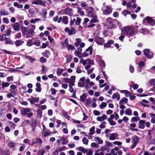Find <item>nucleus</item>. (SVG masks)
Segmentation results:
<instances>
[{"label": "nucleus", "instance_id": "nucleus-1", "mask_svg": "<svg viewBox=\"0 0 155 155\" xmlns=\"http://www.w3.org/2000/svg\"><path fill=\"white\" fill-rule=\"evenodd\" d=\"M123 33L128 35H133L135 33V32L131 27L130 26H125L122 29Z\"/></svg>", "mask_w": 155, "mask_h": 155}, {"label": "nucleus", "instance_id": "nucleus-2", "mask_svg": "<svg viewBox=\"0 0 155 155\" xmlns=\"http://www.w3.org/2000/svg\"><path fill=\"white\" fill-rule=\"evenodd\" d=\"M85 82L86 83L85 88L86 89H88L91 88V87L94 86V83L93 81H91L88 78L85 80Z\"/></svg>", "mask_w": 155, "mask_h": 155}, {"label": "nucleus", "instance_id": "nucleus-3", "mask_svg": "<svg viewBox=\"0 0 155 155\" xmlns=\"http://www.w3.org/2000/svg\"><path fill=\"white\" fill-rule=\"evenodd\" d=\"M143 52L147 58H151L153 56V53L150 52L148 49H145L143 50Z\"/></svg>", "mask_w": 155, "mask_h": 155}, {"label": "nucleus", "instance_id": "nucleus-4", "mask_svg": "<svg viewBox=\"0 0 155 155\" xmlns=\"http://www.w3.org/2000/svg\"><path fill=\"white\" fill-rule=\"evenodd\" d=\"M105 25L109 29L112 28L113 27L114 25L111 18H109L107 19Z\"/></svg>", "mask_w": 155, "mask_h": 155}, {"label": "nucleus", "instance_id": "nucleus-5", "mask_svg": "<svg viewBox=\"0 0 155 155\" xmlns=\"http://www.w3.org/2000/svg\"><path fill=\"white\" fill-rule=\"evenodd\" d=\"M31 111V109L28 108H23L21 110V115L24 116L26 115L28 113Z\"/></svg>", "mask_w": 155, "mask_h": 155}, {"label": "nucleus", "instance_id": "nucleus-6", "mask_svg": "<svg viewBox=\"0 0 155 155\" xmlns=\"http://www.w3.org/2000/svg\"><path fill=\"white\" fill-rule=\"evenodd\" d=\"M32 4H35L36 5H41L43 6H46L45 3L43 2L41 0H35L32 2Z\"/></svg>", "mask_w": 155, "mask_h": 155}, {"label": "nucleus", "instance_id": "nucleus-7", "mask_svg": "<svg viewBox=\"0 0 155 155\" xmlns=\"http://www.w3.org/2000/svg\"><path fill=\"white\" fill-rule=\"evenodd\" d=\"M85 77H83L80 78L78 83V85L79 87H83L85 84Z\"/></svg>", "mask_w": 155, "mask_h": 155}, {"label": "nucleus", "instance_id": "nucleus-8", "mask_svg": "<svg viewBox=\"0 0 155 155\" xmlns=\"http://www.w3.org/2000/svg\"><path fill=\"white\" fill-rule=\"evenodd\" d=\"M95 41L98 45H102L104 42L103 39L99 37H96Z\"/></svg>", "mask_w": 155, "mask_h": 155}, {"label": "nucleus", "instance_id": "nucleus-9", "mask_svg": "<svg viewBox=\"0 0 155 155\" xmlns=\"http://www.w3.org/2000/svg\"><path fill=\"white\" fill-rule=\"evenodd\" d=\"M112 12V9L108 6L106 5L105 9L103 10V13L105 15H108Z\"/></svg>", "mask_w": 155, "mask_h": 155}, {"label": "nucleus", "instance_id": "nucleus-10", "mask_svg": "<svg viewBox=\"0 0 155 155\" xmlns=\"http://www.w3.org/2000/svg\"><path fill=\"white\" fill-rule=\"evenodd\" d=\"M118 135L117 133L111 134L109 137V140H114L116 139H118Z\"/></svg>", "mask_w": 155, "mask_h": 155}, {"label": "nucleus", "instance_id": "nucleus-11", "mask_svg": "<svg viewBox=\"0 0 155 155\" xmlns=\"http://www.w3.org/2000/svg\"><path fill=\"white\" fill-rule=\"evenodd\" d=\"M144 20H146L147 22L150 25H153L155 23L154 20L152 18L148 16L146 17Z\"/></svg>", "mask_w": 155, "mask_h": 155}, {"label": "nucleus", "instance_id": "nucleus-12", "mask_svg": "<svg viewBox=\"0 0 155 155\" xmlns=\"http://www.w3.org/2000/svg\"><path fill=\"white\" fill-rule=\"evenodd\" d=\"M145 121L143 120H140L139 122L138 128L141 129H143L145 128Z\"/></svg>", "mask_w": 155, "mask_h": 155}, {"label": "nucleus", "instance_id": "nucleus-13", "mask_svg": "<svg viewBox=\"0 0 155 155\" xmlns=\"http://www.w3.org/2000/svg\"><path fill=\"white\" fill-rule=\"evenodd\" d=\"M107 118L106 115L105 114H104L101 117H98L97 118L96 120L97 121H101L107 119Z\"/></svg>", "mask_w": 155, "mask_h": 155}, {"label": "nucleus", "instance_id": "nucleus-14", "mask_svg": "<svg viewBox=\"0 0 155 155\" xmlns=\"http://www.w3.org/2000/svg\"><path fill=\"white\" fill-rule=\"evenodd\" d=\"M132 143H135L137 144L139 142V138L137 136H134L132 137Z\"/></svg>", "mask_w": 155, "mask_h": 155}, {"label": "nucleus", "instance_id": "nucleus-15", "mask_svg": "<svg viewBox=\"0 0 155 155\" xmlns=\"http://www.w3.org/2000/svg\"><path fill=\"white\" fill-rule=\"evenodd\" d=\"M51 134V132L49 130H44V129L42 132V135L46 137L49 135Z\"/></svg>", "mask_w": 155, "mask_h": 155}, {"label": "nucleus", "instance_id": "nucleus-16", "mask_svg": "<svg viewBox=\"0 0 155 155\" xmlns=\"http://www.w3.org/2000/svg\"><path fill=\"white\" fill-rule=\"evenodd\" d=\"M94 140L96 142H97L98 143L100 144L102 143L103 142V141L102 140L98 137H94Z\"/></svg>", "mask_w": 155, "mask_h": 155}, {"label": "nucleus", "instance_id": "nucleus-17", "mask_svg": "<svg viewBox=\"0 0 155 155\" xmlns=\"http://www.w3.org/2000/svg\"><path fill=\"white\" fill-rule=\"evenodd\" d=\"M24 43V41L21 40H18L16 41L15 42V44L16 47H18Z\"/></svg>", "mask_w": 155, "mask_h": 155}, {"label": "nucleus", "instance_id": "nucleus-18", "mask_svg": "<svg viewBox=\"0 0 155 155\" xmlns=\"http://www.w3.org/2000/svg\"><path fill=\"white\" fill-rule=\"evenodd\" d=\"M36 88H35L36 91L38 92H41V85L39 83H37L36 84Z\"/></svg>", "mask_w": 155, "mask_h": 155}, {"label": "nucleus", "instance_id": "nucleus-19", "mask_svg": "<svg viewBox=\"0 0 155 155\" xmlns=\"http://www.w3.org/2000/svg\"><path fill=\"white\" fill-rule=\"evenodd\" d=\"M13 28L15 31H18L19 29V25L18 23L17 22L15 23L14 24Z\"/></svg>", "mask_w": 155, "mask_h": 155}, {"label": "nucleus", "instance_id": "nucleus-20", "mask_svg": "<svg viewBox=\"0 0 155 155\" xmlns=\"http://www.w3.org/2000/svg\"><path fill=\"white\" fill-rule=\"evenodd\" d=\"M74 20L76 25H79L80 24L81 20L80 18L77 17L76 18H74Z\"/></svg>", "mask_w": 155, "mask_h": 155}, {"label": "nucleus", "instance_id": "nucleus-21", "mask_svg": "<svg viewBox=\"0 0 155 155\" xmlns=\"http://www.w3.org/2000/svg\"><path fill=\"white\" fill-rule=\"evenodd\" d=\"M95 127H92L89 130V132L88 134L89 136L93 135L95 133Z\"/></svg>", "mask_w": 155, "mask_h": 155}, {"label": "nucleus", "instance_id": "nucleus-22", "mask_svg": "<svg viewBox=\"0 0 155 155\" xmlns=\"http://www.w3.org/2000/svg\"><path fill=\"white\" fill-rule=\"evenodd\" d=\"M25 58L29 60L30 63H32L34 62L35 61L36 59L30 56H25Z\"/></svg>", "mask_w": 155, "mask_h": 155}, {"label": "nucleus", "instance_id": "nucleus-23", "mask_svg": "<svg viewBox=\"0 0 155 155\" xmlns=\"http://www.w3.org/2000/svg\"><path fill=\"white\" fill-rule=\"evenodd\" d=\"M75 42L74 43V45L76 47H78L79 46L80 43L81 42V39L76 38L75 39Z\"/></svg>", "mask_w": 155, "mask_h": 155}, {"label": "nucleus", "instance_id": "nucleus-24", "mask_svg": "<svg viewBox=\"0 0 155 155\" xmlns=\"http://www.w3.org/2000/svg\"><path fill=\"white\" fill-rule=\"evenodd\" d=\"M112 98L113 99L116 98L117 101H119L120 99V95L118 93H114L112 95Z\"/></svg>", "mask_w": 155, "mask_h": 155}, {"label": "nucleus", "instance_id": "nucleus-25", "mask_svg": "<svg viewBox=\"0 0 155 155\" xmlns=\"http://www.w3.org/2000/svg\"><path fill=\"white\" fill-rule=\"evenodd\" d=\"M0 14L1 15H7L8 14V12L6 10L2 9L0 10Z\"/></svg>", "mask_w": 155, "mask_h": 155}, {"label": "nucleus", "instance_id": "nucleus-26", "mask_svg": "<svg viewBox=\"0 0 155 155\" xmlns=\"http://www.w3.org/2000/svg\"><path fill=\"white\" fill-rule=\"evenodd\" d=\"M64 71L63 69L58 68L57 69V74L58 76L60 75Z\"/></svg>", "mask_w": 155, "mask_h": 155}, {"label": "nucleus", "instance_id": "nucleus-27", "mask_svg": "<svg viewBox=\"0 0 155 155\" xmlns=\"http://www.w3.org/2000/svg\"><path fill=\"white\" fill-rule=\"evenodd\" d=\"M82 142L84 144L87 145L88 143L89 140L86 137H84L82 139Z\"/></svg>", "mask_w": 155, "mask_h": 155}, {"label": "nucleus", "instance_id": "nucleus-28", "mask_svg": "<svg viewBox=\"0 0 155 155\" xmlns=\"http://www.w3.org/2000/svg\"><path fill=\"white\" fill-rule=\"evenodd\" d=\"M127 99L125 97H123L121 99L119 102L120 104H123L124 103L126 104L127 102Z\"/></svg>", "mask_w": 155, "mask_h": 155}, {"label": "nucleus", "instance_id": "nucleus-29", "mask_svg": "<svg viewBox=\"0 0 155 155\" xmlns=\"http://www.w3.org/2000/svg\"><path fill=\"white\" fill-rule=\"evenodd\" d=\"M42 111L40 109H38L37 110V117L40 118H41L42 117Z\"/></svg>", "mask_w": 155, "mask_h": 155}, {"label": "nucleus", "instance_id": "nucleus-30", "mask_svg": "<svg viewBox=\"0 0 155 155\" xmlns=\"http://www.w3.org/2000/svg\"><path fill=\"white\" fill-rule=\"evenodd\" d=\"M10 84L8 82H5L4 81H3L2 83V89H3L5 87H8Z\"/></svg>", "mask_w": 155, "mask_h": 155}, {"label": "nucleus", "instance_id": "nucleus-31", "mask_svg": "<svg viewBox=\"0 0 155 155\" xmlns=\"http://www.w3.org/2000/svg\"><path fill=\"white\" fill-rule=\"evenodd\" d=\"M107 105V104L105 102H102L99 105V107L101 109H104Z\"/></svg>", "mask_w": 155, "mask_h": 155}, {"label": "nucleus", "instance_id": "nucleus-32", "mask_svg": "<svg viewBox=\"0 0 155 155\" xmlns=\"http://www.w3.org/2000/svg\"><path fill=\"white\" fill-rule=\"evenodd\" d=\"M71 11V9L68 8L65 9L64 12L65 14L69 15H71L72 14Z\"/></svg>", "mask_w": 155, "mask_h": 155}, {"label": "nucleus", "instance_id": "nucleus-33", "mask_svg": "<svg viewBox=\"0 0 155 155\" xmlns=\"http://www.w3.org/2000/svg\"><path fill=\"white\" fill-rule=\"evenodd\" d=\"M125 114L128 115H130L132 114V111L131 109H127L125 111Z\"/></svg>", "mask_w": 155, "mask_h": 155}, {"label": "nucleus", "instance_id": "nucleus-34", "mask_svg": "<svg viewBox=\"0 0 155 155\" xmlns=\"http://www.w3.org/2000/svg\"><path fill=\"white\" fill-rule=\"evenodd\" d=\"M62 21L64 24H67L68 23V17L66 16H63L62 18Z\"/></svg>", "mask_w": 155, "mask_h": 155}, {"label": "nucleus", "instance_id": "nucleus-35", "mask_svg": "<svg viewBox=\"0 0 155 155\" xmlns=\"http://www.w3.org/2000/svg\"><path fill=\"white\" fill-rule=\"evenodd\" d=\"M87 96L85 94H83L80 96V99L81 101L84 102Z\"/></svg>", "mask_w": 155, "mask_h": 155}, {"label": "nucleus", "instance_id": "nucleus-36", "mask_svg": "<svg viewBox=\"0 0 155 155\" xmlns=\"http://www.w3.org/2000/svg\"><path fill=\"white\" fill-rule=\"evenodd\" d=\"M86 150V149L82 147H78V150L84 153H86V152L87 151Z\"/></svg>", "mask_w": 155, "mask_h": 155}, {"label": "nucleus", "instance_id": "nucleus-37", "mask_svg": "<svg viewBox=\"0 0 155 155\" xmlns=\"http://www.w3.org/2000/svg\"><path fill=\"white\" fill-rule=\"evenodd\" d=\"M15 143L13 141H10L8 143V146L11 148L14 147L15 145Z\"/></svg>", "mask_w": 155, "mask_h": 155}, {"label": "nucleus", "instance_id": "nucleus-38", "mask_svg": "<svg viewBox=\"0 0 155 155\" xmlns=\"http://www.w3.org/2000/svg\"><path fill=\"white\" fill-rule=\"evenodd\" d=\"M66 149V147L64 146H62L61 147H59L57 148L56 149L58 152H60L61 151L64 150Z\"/></svg>", "mask_w": 155, "mask_h": 155}, {"label": "nucleus", "instance_id": "nucleus-39", "mask_svg": "<svg viewBox=\"0 0 155 155\" xmlns=\"http://www.w3.org/2000/svg\"><path fill=\"white\" fill-rule=\"evenodd\" d=\"M74 54L75 55L79 58L82 57V54L81 53L78 51H74Z\"/></svg>", "mask_w": 155, "mask_h": 155}, {"label": "nucleus", "instance_id": "nucleus-40", "mask_svg": "<svg viewBox=\"0 0 155 155\" xmlns=\"http://www.w3.org/2000/svg\"><path fill=\"white\" fill-rule=\"evenodd\" d=\"M107 121L111 125L114 126L116 124L115 122L113 120H112L110 118H108Z\"/></svg>", "mask_w": 155, "mask_h": 155}, {"label": "nucleus", "instance_id": "nucleus-41", "mask_svg": "<svg viewBox=\"0 0 155 155\" xmlns=\"http://www.w3.org/2000/svg\"><path fill=\"white\" fill-rule=\"evenodd\" d=\"M140 118L139 117H133L131 119V122H134L136 121H137L139 120Z\"/></svg>", "mask_w": 155, "mask_h": 155}, {"label": "nucleus", "instance_id": "nucleus-42", "mask_svg": "<svg viewBox=\"0 0 155 155\" xmlns=\"http://www.w3.org/2000/svg\"><path fill=\"white\" fill-rule=\"evenodd\" d=\"M86 152L87 155H92L93 154V151L90 149H86Z\"/></svg>", "mask_w": 155, "mask_h": 155}, {"label": "nucleus", "instance_id": "nucleus-43", "mask_svg": "<svg viewBox=\"0 0 155 155\" xmlns=\"http://www.w3.org/2000/svg\"><path fill=\"white\" fill-rule=\"evenodd\" d=\"M140 33L147 34L148 33V30L146 28H143L140 30Z\"/></svg>", "mask_w": 155, "mask_h": 155}, {"label": "nucleus", "instance_id": "nucleus-44", "mask_svg": "<svg viewBox=\"0 0 155 155\" xmlns=\"http://www.w3.org/2000/svg\"><path fill=\"white\" fill-rule=\"evenodd\" d=\"M78 9V13L80 14L81 15H84V12L83 11L81 10V9L80 8L78 7L77 8Z\"/></svg>", "mask_w": 155, "mask_h": 155}, {"label": "nucleus", "instance_id": "nucleus-45", "mask_svg": "<svg viewBox=\"0 0 155 155\" xmlns=\"http://www.w3.org/2000/svg\"><path fill=\"white\" fill-rule=\"evenodd\" d=\"M61 141H62V144H66L68 142V141H66L65 139V137H63L61 138Z\"/></svg>", "mask_w": 155, "mask_h": 155}, {"label": "nucleus", "instance_id": "nucleus-46", "mask_svg": "<svg viewBox=\"0 0 155 155\" xmlns=\"http://www.w3.org/2000/svg\"><path fill=\"white\" fill-rule=\"evenodd\" d=\"M42 68V71L43 73H45L48 70V68L44 65L41 67Z\"/></svg>", "mask_w": 155, "mask_h": 155}, {"label": "nucleus", "instance_id": "nucleus-47", "mask_svg": "<svg viewBox=\"0 0 155 155\" xmlns=\"http://www.w3.org/2000/svg\"><path fill=\"white\" fill-rule=\"evenodd\" d=\"M92 47L91 46H90L86 50V52H88L90 54H92Z\"/></svg>", "mask_w": 155, "mask_h": 155}, {"label": "nucleus", "instance_id": "nucleus-48", "mask_svg": "<svg viewBox=\"0 0 155 155\" xmlns=\"http://www.w3.org/2000/svg\"><path fill=\"white\" fill-rule=\"evenodd\" d=\"M99 145L95 142H92L91 143V147H96L97 148Z\"/></svg>", "mask_w": 155, "mask_h": 155}, {"label": "nucleus", "instance_id": "nucleus-49", "mask_svg": "<svg viewBox=\"0 0 155 155\" xmlns=\"http://www.w3.org/2000/svg\"><path fill=\"white\" fill-rule=\"evenodd\" d=\"M33 45L32 41L31 40H28L27 43V45L28 46H31Z\"/></svg>", "mask_w": 155, "mask_h": 155}, {"label": "nucleus", "instance_id": "nucleus-50", "mask_svg": "<svg viewBox=\"0 0 155 155\" xmlns=\"http://www.w3.org/2000/svg\"><path fill=\"white\" fill-rule=\"evenodd\" d=\"M6 35L5 34H4L3 35H2L0 36V40L1 41H4L5 39H6Z\"/></svg>", "mask_w": 155, "mask_h": 155}, {"label": "nucleus", "instance_id": "nucleus-51", "mask_svg": "<svg viewBox=\"0 0 155 155\" xmlns=\"http://www.w3.org/2000/svg\"><path fill=\"white\" fill-rule=\"evenodd\" d=\"M114 22L115 23V25H117L118 27L120 28L121 27L120 23L116 20H114Z\"/></svg>", "mask_w": 155, "mask_h": 155}, {"label": "nucleus", "instance_id": "nucleus-52", "mask_svg": "<svg viewBox=\"0 0 155 155\" xmlns=\"http://www.w3.org/2000/svg\"><path fill=\"white\" fill-rule=\"evenodd\" d=\"M130 12L128 11L127 10H124V11L122 13V14L124 16H126L127 15H130Z\"/></svg>", "mask_w": 155, "mask_h": 155}, {"label": "nucleus", "instance_id": "nucleus-53", "mask_svg": "<svg viewBox=\"0 0 155 155\" xmlns=\"http://www.w3.org/2000/svg\"><path fill=\"white\" fill-rule=\"evenodd\" d=\"M36 140V143H38L39 145H40L41 144L42 140L40 138H37Z\"/></svg>", "mask_w": 155, "mask_h": 155}, {"label": "nucleus", "instance_id": "nucleus-54", "mask_svg": "<svg viewBox=\"0 0 155 155\" xmlns=\"http://www.w3.org/2000/svg\"><path fill=\"white\" fill-rule=\"evenodd\" d=\"M41 19L40 18H36L35 19H32L31 20V22L32 23H35L36 22L40 21Z\"/></svg>", "mask_w": 155, "mask_h": 155}, {"label": "nucleus", "instance_id": "nucleus-55", "mask_svg": "<svg viewBox=\"0 0 155 155\" xmlns=\"http://www.w3.org/2000/svg\"><path fill=\"white\" fill-rule=\"evenodd\" d=\"M100 66L103 67H104L105 66V63L104 61L103 60H101L99 63Z\"/></svg>", "mask_w": 155, "mask_h": 155}, {"label": "nucleus", "instance_id": "nucleus-56", "mask_svg": "<svg viewBox=\"0 0 155 155\" xmlns=\"http://www.w3.org/2000/svg\"><path fill=\"white\" fill-rule=\"evenodd\" d=\"M105 144H106L105 146L106 147H110L113 146L112 143L109 141H105Z\"/></svg>", "mask_w": 155, "mask_h": 155}, {"label": "nucleus", "instance_id": "nucleus-57", "mask_svg": "<svg viewBox=\"0 0 155 155\" xmlns=\"http://www.w3.org/2000/svg\"><path fill=\"white\" fill-rule=\"evenodd\" d=\"M63 114L64 116L68 119H69L70 117L67 114V113L65 111H63Z\"/></svg>", "mask_w": 155, "mask_h": 155}, {"label": "nucleus", "instance_id": "nucleus-58", "mask_svg": "<svg viewBox=\"0 0 155 155\" xmlns=\"http://www.w3.org/2000/svg\"><path fill=\"white\" fill-rule=\"evenodd\" d=\"M80 62L84 66L85 65L87 64V60H85L82 59L80 60Z\"/></svg>", "mask_w": 155, "mask_h": 155}, {"label": "nucleus", "instance_id": "nucleus-59", "mask_svg": "<svg viewBox=\"0 0 155 155\" xmlns=\"http://www.w3.org/2000/svg\"><path fill=\"white\" fill-rule=\"evenodd\" d=\"M67 62H69L71 61V57L70 55H67L66 56Z\"/></svg>", "mask_w": 155, "mask_h": 155}, {"label": "nucleus", "instance_id": "nucleus-60", "mask_svg": "<svg viewBox=\"0 0 155 155\" xmlns=\"http://www.w3.org/2000/svg\"><path fill=\"white\" fill-rule=\"evenodd\" d=\"M93 114L96 116H99L101 114L100 112L96 110H95L93 111Z\"/></svg>", "mask_w": 155, "mask_h": 155}, {"label": "nucleus", "instance_id": "nucleus-61", "mask_svg": "<svg viewBox=\"0 0 155 155\" xmlns=\"http://www.w3.org/2000/svg\"><path fill=\"white\" fill-rule=\"evenodd\" d=\"M87 64H89L90 65H92L93 64H94V62L93 61L90 59H88L87 60Z\"/></svg>", "mask_w": 155, "mask_h": 155}, {"label": "nucleus", "instance_id": "nucleus-62", "mask_svg": "<svg viewBox=\"0 0 155 155\" xmlns=\"http://www.w3.org/2000/svg\"><path fill=\"white\" fill-rule=\"evenodd\" d=\"M98 150H96L94 154V155H104V153L103 152H101L98 153Z\"/></svg>", "mask_w": 155, "mask_h": 155}, {"label": "nucleus", "instance_id": "nucleus-63", "mask_svg": "<svg viewBox=\"0 0 155 155\" xmlns=\"http://www.w3.org/2000/svg\"><path fill=\"white\" fill-rule=\"evenodd\" d=\"M145 65V63L144 62L142 61H141L139 63V65L140 68H141L143 67Z\"/></svg>", "mask_w": 155, "mask_h": 155}, {"label": "nucleus", "instance_id": "nucleus-64", "mask_svg": "<svg viewBox=\"0 0 155 155\" xmlns=\"http://www.w3.org/2000/svg\"><path fill=\"white\" fill-rule=\"evenodd\" d=\"M114 144L118 146H120L122 144V143L121 142L118 141H115L113 142Z\"/></svg>", "mask_w": 155, "mask_h": 155}]
</instances>
